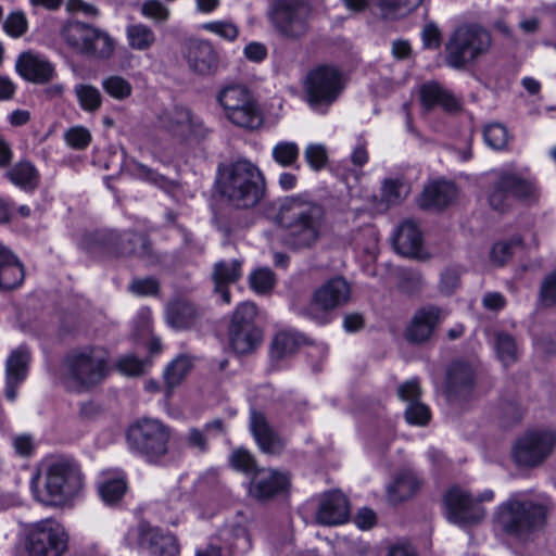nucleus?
Listing matches in <instances>:
<instances>
[{"mask_svg": "<svg viewBox=\"0 0 556 556\" xmlns=\"http://www.w3.org/2000/svg\"><path fill=\"white\" fill-rule=\"evenodd\" d=\"M23 539L28 556H64L70 549V534L54 518L25 525Z\"/></svg>", "mask_w": 556, "mask_h": 556, "instance_id": "10", "label": "nucleus"}, {"mask_svg": "<svg viewBox=\"0 0 556 556\" xmlns=\"http://www.w3.org/2000/svg\"><path fill=\"white\" fill-rule=\"evenodd\" d=\"M74 92L84 111L92 113L101 108L102 94L97 87L88 84H78L75 86Z\"/></svg>", "mask_w": 556, "mask_h": 556, "instance_id": "43", "label": "nucleus"}, {"mask_svg": "<svg viewBox=\"0 0 556 556\" xmlns=\"http://www.w3.org/2000/svg\"><path fill=\"white\" fill-rule=\"evenodd\" d=\"M232 535H233V542L232 546L238 549L241 553L248 552L252 544H251V536L243 526H236L232 528Z\"/></svg>", "mask_w": 556, "mask_h": 556, "instance_id": "64", "label": "nucleus"}, {"mask_svg": "<svg viewBox=\"0 0 556 556\" xmlns=\"http://www.w3.org/2000/svg\"><path fill=\"white\" fill-rule=\"evenodd\" d=\"M93 26L78 21H71L62 28V38L67 46L79 54L87 55Z\"/></svg>", "mask_w": 556, "mask_h": 556, "instance_id": "37", "label": "nucleus"}, {"mask_svg": "<svg viewBox=\"0 0 556 556\" xmlns=\"http://www.w3.org/2000/svg\"><path fill=\"white\" fill-rule=\"evenodd\" d=\"M439 307L429 305L417 311L405 330L407 341L420 344L428 341L440 321Z\"/></svg>", "mask_w": 556, "mask_h": 556, "instance_id": "26", "label": "nucleus"}, {"mask_svg": "<svg viewBox=\"0 0 556 556\" xmlns=\"http://www.w3.org/2000/svg\"><path fill=\"white\" fill-rule=\"evenodd\" d=\"M304 157L314 170H320L325 167L328 160L326 148L317 143H312L306 147Z\"/></svg>", "mask_w": 556, "mask_h": 556, "instance_id": "57", "label": "nucleus"}, {"mask_svg": "<svg viewBox=\"0 0 556 556\" xmlns=\"http://www.w3.org/2000/svg\"><path fill=\"white\" fill-rule=\"evenodd\" d=\"M538 197L539 189L532 179L509 169H500L494 173L486 199L492 210L504 213L511 207L514 200L532 201Z\"/></svg>", "mask_w": 556, "mask_h": 556, "instance_id": "11", "label": "nucleus"}, {"mask_svg": "<svg viewBox=\"0 0 556 556\" xmlns=\"http://www.w3.org/2000/svg\"><path fill=\"white\" fill-rule=\"evenodd\" d=\"M230 464L231 466L244 473H253L256 469V462L253 455L244 448H237L230 455Z\"/></svg>", "mask_w": 556, "mask_h": 556, "instance_id": "53", "label": "nucleus"}, {"mask_svg": "<svg viewBox=\"0 0 556 556\" xmlns=\"http://www.w3.org/2000/svg\"><path fill=\"white\" fill-rule=\"evenodd\" d=\"M90 40L87 51L88 56L102 60L111 58L114 52L115 42L106 31L93 26Z\"/></svg>", "mask_w": 556, "mask_h": 556, "instance_id": "40", "label": "nucleus"}, {"mask_svg": "<svg viewBox=\"0 0 556 556\" xmlns=\"http://www.w3.org/2000/svg\"><path fill=\"white\" fill-rule=\"evenodd\" d=\"M250 429L260 448L266 454H279L285 447L283 440L267 422L264 414L252 409L250 414Z\"/></svg>", "mask_w": 556, "mask_h": 556, "instance_id": "27", "label": "nucleus"}, {"mask_svg": "<svg viewBox=\"0 0 556 556\" xmlns=\"http://www.w3.org/2000/svg\"><path fill=\"white\" fill-rule=\"evenodd\" d=\"M344 89L342 73L334 66L320 65L311 70L304 80L306 101L314 110H326Z\"/></svg>", "mask_w": 556, "mask_h": 556, "instance_id": "15", "label": "nucleus"}, {"mask_svg": "<svg viewBox=\"0 0 556 556\" xmlns=\"http://www.w3.org/2000/svg\"><path fill=\"white\" fill-rule=\"evenodd\" d=\"M422 485V479L410 468H403L387 488L389 502L402 503L415 496Z\"/></svg>", "mask_w": 556, "mask_h": 556, "instance_id": "30", "label": "nucleus"}, {"mask_svg": "<svg viewBox=\"0 0 556 556\" xmlns=\"http://www.w3.org/2000/svg\"><path fill=\"white\" fill-rule=\"evenodd\" d=\"M456 197V187L448 181H434L427 185L418 200L421 208H442Z\"/></svg>", "mask_w": 556, "mask_h": 556, "instance_id": "34", "label": "nucleus"}, {"mask_svg": "<svg viewBox=\"0 0 556 556\" xmlns=\"http://www.w3.org/2000/svg\"><path fill=\"white\" fill-rule=\"evenodd\" d=\"M202 28L228 41H233L239 36L237 25L229 21L208 22L203 24Z\"/></svg>", "mask_w": 556, "mask_h": 556, "instance_id": "54", "label": "nucleus"}, {"mask_svg": "<svg viewBox=\"0 0 556 556\" xmlns=\"http://www.w3.org/2000/svg\"><path fill=\"white\" fill-rule=\"evenodd\" d=\"M393 243L400 254L419 257L422 244L421 232L414 222L406 220L397 228Z\"/></svg>", "mask_w": 556, "mask_h": 556, "instance_id": "35", "label": "nucleus"}, {"mask_svg": "<svg viewBox=\"0 0 556 556\" xmlns=\"http://www.w3.org/2000/svg\"><path fill=\"white\" fill-rule=\"evenodd\" d=\"M313 7L308 0H274L268 11V18L276 33L287 39L296 41L309 31Z\"/></svg>", "mask_w": 556, "mask_h": 556, "instance_id": "12", "label": "nucleus"}, {"mask_svg": "<svg viewBox=\"0 0 556 556\" xmlns=\"http://www.w3.org/2000/svg\"><path fill=\"white\" fill-rule=\"evenodd\" d=\"M407 193L408 187L403 180L387 179L382 186L381 199L387 204V207H389L390 205L399 204L406 198Z\"/></svg>", "mask_w": 556, "mask_h": 556, "instance_id": "47", "label": "nucleus"}, {"mask_svg": "<svg viewBox=\"0 0 556 556\" xmlns=\"http://www.w3.org/2000/svg\"><path fill=\"white\" fill-rule=\"evenodd\" d=\"M225 433L226 427L223 419L216 418L206 422L202 429L197 427L189 428L185 435V443L188 447L203 454L208 451L210 435H223Z\"/></svg>", "mask_w": 556, "mask_h": 556, "instance_id": "36", "label": "nucleus"}, {"mask_svg": "<svg viewBox=\"0 0 556 556\" xmlns=\"http://www.w3.org/2000/svg\"><path fill=\"white\" fill-rule=\"evenodd\" d=\"M521 244L520 238H513L509 241H501L493 245L491 260L497 265L505 264L513 255V248Z\"/></svg>", "mask_w": 556, "mask_h": 556, "instance_id": "55", "label": "nucleus"}, {"mask_svg": "<svg viewBox=\"0 0 556 556\" xmlns=\"http://www.w3.org/2000/svg\"><path fill=\"white\" fill-rule=\"evenodd\" d=\"M377 8L384 16L395 14L401 10H414L419 7L422 0H374Z\"/></svg>", "mask_w": 556, "mask_h": 556, "instance_id": "52", "label": "nucleus"}, {"mask_svg": "<svg viewBox=\"0 0 556 556\" xmlns=\"http://www.w3.org/2000/svg\"><path fill=\"white\" fill-rule=\"evenodd\" d=\"M222 198L236 208L256 206L265 193V179L260 168L249 160H238L220 173Z\"/></svg>", "mask_w": 556, "mask_h": 556, "instance_id": "6", "label": "nucleus"}, {"mask_svg": "<svg viewBox=\"0 0 556 556\" xmlns=\"http://www.w3.org/2000/svg\"><path fill=\"white\" fill-rule=\"evenodd\" d=\"M277 220L287 230L286 244L292 250L313 249L321 239L327 214L325 206L304 195L287 197Z\"/></svg>", "mask_w": 556, "mask_h": 556, "instance_id": "1", "label": "nucleus"}, {"mask_svg": "<svg viewBox=\"0 0 556 556\" xmlns=\"http://www.w3.org/2000/svg\"><path fill=\"white\" fill-rule=\"evenodd\" d=\"M547 505L525 492L513 493L494 510V528L518 541H527L539 532L547 518Z\"/></svg>", "mask_w": 556, "mask_h": 556, "instance_id": "3", "label": "nucleus"}, {"mask_svg": "<svg viewBox=\"0 0 556 556\" xmlns=\"http://www.w3.org/2000/svg\"><path fill=\"white\" fill-rule=\"evenodd\" d=\"M128 289L139 296L156 295L160 291V282L153 277L135 278Z\"/></svg>", "mask_w": 556, "mask_h": 556, "instance_id": "56", "label": "nucleus"}, {"mask_svg": "<svg viewBox=\"0 0 556 556\" xmlns=\"http://www.w3.org/2000/svg\"><path fill=\"white\" fill-rule=\"evenodd\" d=\"M172 428L157 418L141 417L127 429L129 450L152 465H160L169 453Z\"/></svg>", "mask_w": 556, "mask_h": 556, "instance_id": "8", "label": "nucleus"}, {"mask_svg": "<svg viewBox=\"0 0 556 556\" xmlns=\"http://www.w3.org/2000/svg\"><path fill=\"white\" fill-rule=\"evenodd\" d=\"M495 350L500 361L508 366L517 361V344L515 339L506 332L495 333Z\"/></svg>", "mask_w": 556, "mask_h": 556, "instance_id": "45", "label": "nucleus"}, {"mask_svg": "<svg viewBox=\"0 0 556 556\" xmlns=\"http://www.w3.org/2000/svg\"><path fill=\"white\" fill-rule=\"evenodd\" d=\"M187 62L197 74L208 75L216 71L218 58L213 46L205 40H192L188 43Z\"/></svg>", "mask_w": 556, "mask_h": 556, "instance_id": "29", "label": "nucleus"}, {"mask_svg": "<svg viewBox=\"0 0 556 556\" xmlns=\"http://www.w3.org/2000/svg\"><path fill=\"white\" fill-rule=\"evenodd\" d=\"M540 302L543 306H553L556 303V269L547 275L540 288Z\"/></svg>", "mask_w": 556, "mask_h": 556, "instance_id": "58", "label": "nucleus"}, {"mask_svg": "<svg viewBox=\"0 0 556 556\" xmlns=\"http://www.w3.org/2000/svg\"><path fill=\"white\" fill-rule=\"evenodd\" d=\"M251 288L257 293L270 291L275 285V275L268 268H258L249 277Z\"/></svg>", "mask_w": 556, "mask_h": 556, "instance_id": "51", "label": "nucleus"}, {"mask_svg": "<svg viewBox=\"0 0 556 556\" xmlns=\"http://www.w3.org/2000/svg\"><path fill=\"white\" fill-rule=\"evenodd\" d=\"M491 33L478 23L458 25L444 45V61L454 70H465L485 56L492 48Z\"/></svg>", "mask_w": 556, "mask_h": 556, "instance_id": "7", "label": "nucleus"}, {"mask_svg": "<svg viewBox=\"0 0 556 556\" xmlns=\"http://www.w3.org/2000/svg\"><path fill=\"white\" fill-rule=\"evenodd\" d=\"M301 336L291 331L277 333L271 342V356L281 359L296 351L301 344Z\"/></svg>", "mask_w": 556, "mask_h": 556, "instance_id": "42", "label": "nucleus"}, {"mask_svg": "<svg viewBox=\"0 0 556 556\" xmlns=\"http://www.w3.org/2000/svg\"><path fill=\"white\" fill-rule=\"evenodd\" d=\"M556 437L549 431L531 432L515 444L513 456L517 465L535 467L554 450Z\"/></svg>", "mask_w": 556, "mask_h": 556, "instance_id": "18", "label": "nucleus"}, {"mask_svg": "<svg viewBox=\"0 0 556 556\" xmlns=\"http://www.w3.org/2000/svg\"><path fill=\"white\" fill-rule=\"evenodd\" d=\"M138 540L153 556H177L179 553V545L174 535L163 533L159 528L144 522L138 527Z\"/></svg>", "mask_w": 556, "mask_h": 556, "instance_id": "23", "label": "nucleus"}, {"mask_svg": "<svg viewBox=\"0 0 556 556\" xmlns=\"http://www.w3.org/2000/svg\"><path fill=\"white\" fill-rule=\"evenodd\" d=\"M117 368L124 375L139 376L143 372L144 364L134 356H125L118 361Z\"/></svg>", "mask_w": 556, "mask_h": 556, "instance_id": "62", "label": "nucleus"}, {"mask_svg": "<svg viewBox=\"0 0 556 556\" xmlns=\"http://www.w3.org/2000/svg\"><path fill=\"white\" fill-rule=\"evenodd\" d=\"M201 317L199 309L190 302L175 300L166 306V320L177 330L189 329L195 326Z\"/></svg>", "mask_w": 556, "mask_h": 556, "instance_id": "33", "label": "nucleus"}, {"mask_svg": "<svg viewBox=\"0 0 556 556\" xmlns=\"http://www.w3.org/2000/svg\"><path fill=\"white\" fill-rule=\"evenodd\" d=\"M241 276L242 262L240 260H223L214 264L212 271L214 292L220 295L225 304H230L231 302L228 286L238 282Z\"/></svg>", "mask_w": 556, "mask_h": 556, "instance_id": "28", "label": "nucleus"}, {"mask_svg": "<svg viewBox=\"0 0 556 556\" xmlns=\"http://www.w3.org/2000/svg\"><path fill=\"white\" fill-rule=\"evenodd\" d=\"M157 122L165 131L180 140H203L210 134V128L202 117L190 108L175 104L163 110Z\"/></svg>", "mask_w": 556, "mask_h": 556, "instance_id": "17", "label": "nucleus"}, {"mask_svg": "<svg viewBox=\"0 0 556 556\" xmlns=\"http://www.w3.org/2000/svg\"><path fill=\"white\" fill-rule=\"evenodd\" d=\"M215 99L225 118L233 126L247 131H256L264 125L263 109L245 85H225L216 92Z\"/></svg>", "mask_w": 556, "mask_h": 556, "instance_id": "9", "label": "nucleus"}, {"mask_svg": "<svg viewBox=\"0 0 556 556\" xmlns=\"http://www.w3.org/2000/svg\"><path fill=\"white\" fill-rule=\"evenodd\" d=\"M24 267L7 247L0 243V290H12L24 281Z\"/></svg>", "mask_w": 556, "mask_h": 556, "instance_id": "32", "label": "nucleus"}, {"mask_svg": "<svg viewBox=\"0 0 556 556\" xmlns=\"http://www.w3.org/2000/svg\"><path fill=\"white\" fill-rule=\"evenodd\" d=\"M15 68L21 77L35 84H46L54 76L53 65L43 56L30 51L20 54Z\"/></svg>", "mask_w": 556, "mask_h": 556, "instance_id": "25", "label": "nucleus"}, {"mask_svg": "<svg viewBox=\"0 0 556 556\" xmlns=\"http://www.w3.org/2000/svg\"><path fill=\"white\" fill-rule=\"evenodd\" d=\"M419 96L422 106L428 111L435 106H440L446 112H456L460 109V100L437 81L424 84L420 87Z\"/></svg>", "mask_w": 556, "mask_h": 556, "instance_id": "31", "label": "nucleus"}, {"mask_svg": "<svg viewBox=\"0 0 556 556\" xmlns=\"http://www.w3.org/2000/svg\"><path fill=\"white\" fill-rule=\"evenodd\" d=\"M475 370L463 362H456L447 370L446 396L450 402L467 400L473 389Z\"/></svg>", "mask_w": 556, "mask_h": 556, "instance_id": "21", "label": "nucleus"}, {"mask_svg": "<svg viewBox=\"0 0 556 556\" xmlns=\"http://www.w3.org/2000/svg\"><path fill=\"white\" fill-rule=\"evenodd\" d=\"M483 137L485 143L494 150L504 149L509 139L507 128L500 123H492L485 126Z\"/></svg>", "mask_w": 556, "mask_h": 556, "instance_id": "49", "label": "nucleus"}, {"mask_svg": "<svg viewBox=\"0 0 556 556\" xmlns=\"http://www.w3.org/2000/svg\"><path fill=\"white\" fill-rule=\"evenodd\" d=\"M5 177L16 187L25 190H35L40 180L39 173L33 163L20 161L5 173Z\"/></svg>", "mask_w": 556, "mask_h": 556, "instance_id": "38", "label": "nucleus"}, {"mask_svg": "<svg viewBox=\"0 0 556 556\" xmlns=\"http://www.w3.org/2000/svg\"><path fill=\"white\" fill-rule=\"evenodd\" d=\"M111 371L110 353L100 345L75 348L61 363L60 378L73 392L84 393L100 386Z\"/></svg>", "mask_w": 556, "mask_h": 556, "instance_id": "4", "label": "nucleus"}, {"mask_svg": "<svg viewBox=\"0 0 556 556\" xmlns=\"http://www.w3.org/2000/svg\"><path fill=\"white\" fill-rule=\"evenodd\" d=\"M424 47L428 49H438L441 43V31L433 23L427 24L421 33Z\"/></svg>", "mask_w": 556, "mask_h": 556, "instance_id": "63", "label": "nucleus"}, {"mask_svg": "<svg viewBox=\"0 0 556 556\" xmlns=\"http://www.w3.org/2000/svg\"><path fill=\"white\" fill-rule=\"evenodd\" d=\"M493 500L494 492L492 490H484L473 497L468 491L453 486L446 491L443 497L445 516L450 522L460 527L478 525L486 516V509L481 503Z\"/></svg>", "mask_w": 556, "mask_h": 556, "instance_id": "14", "label": "nucleus"}, {"mask_svg": "<svg viewBox=\"0 0 556 556\" xmlns=\"http://www.w3.org/2000/svg\"><path fill=\"white\" fill-rule=\"evenodd\" d=\"M79 247L94 258H155L151 240L132 230L99 229L85 232L79 240Z\"/></svg>", "mask_w": 556, "mask_h": 556, "instance_id": "5", "label": "nucleus"}, {"mask_svg": "<svg viewBox=\"0 0 556 556\" xmlns=\"http://www.w3.org/2000/svg\"><path fill=\"white\" fill-rule=\"evenodd\" d=\"M99 494L101 498L108 504L118 502L125 494L127 485L124 479L114 478L106 479L99 484Z\"/></svg>", "mask_w": 556, "mask_h": 556, "instance_id": "48", "label": "nucleus"}, {"mask_svg": "<svg viewBox=\"0 0 556 556\" xmlns=\"http://www.w3.org/2000/svg\"><path fill=\"white\" fill-rule=\"evenodd\" d=\"M103 90L112 98L123 101L131 96L132 86L124 77L112 75L102 80Z\"/></svg>", "mask_w": 556, "mask_h": 556, "instance_id": "46", "label": "nucleus"}, {"mask_svg": "<svg viewBox=\"0 0 556 556\" xmlns=\"http://www.w3.org/2000/svg\"><path fill=\"white\" fill-rule=\"evenodd\" d=\"M256 306L251 302L239 304L228 327L231 349L239 355L253 353L262 343V330L255 325Z\"/></svg>", "mask_w": 556, "mask_h": 556, "instance_id": "16", "label": "nucleus"}, {"mask_svg": "<svg viewBox=\"0 0 556 556\" xmlns=\"http://www.w3.org/2000/svg\"><path fill=\"white\" fill-rule=\"evenodd\" d=\"M141 14L155 22H165L169 16V11L161 1L148 0L141 7Z\"/></svg>", "mask_w": 556, "mask_h": 556, "instance_id": "59", "label": "nucleus"}, {"mask_svg": "<svg viewBox=\"0 0 556 556\" xmlns=\"http://www.w3.org/2000/svg\"><path fill=\"white\" fill-rule=\"evenodd\" d=\"M350 517L348 497L340 491H328L318 498L315 521L321 526H338Z\"/></svg>", "mask_w": 556, "mask_h": 556, "instance_id": "20", "label": "nucleus"}, {"mask_svg": "<svg viewBox=\"0 0 556 556\" xmlns=\"http://www.w3.org/2000/svg\"><path fill=\"white\" fill-rule=\"evenodd\" d=\"M126 35L130 48L140 51L150 49L156 40L154 31L144 24L129 25Z\"/></svg>", "mask_w": 556, "mask_h": 556, "instance_id": "41", "label": "nucleus"}, {"mask_svg": "<svg viewBox=\"0 0 556 556\" xmlns=\"http://www.w3.org/2000/svg\"><path fill=\"white\" fill-rule=\"evenodd\" d=\"M3 27L8 34H10L12 37H20L22 36L26 29H27V21L22 12H14L11 13L4 24Z\"/></svg>", "mask_w": 556, "mask_h": 556, "instance_id": "61", "label": "nucleus"}, {"mask_svg": "<svg viewBox=\"0 0 556 556\" xmlns=\"http://www.w3.org/2000/svg\"><path fill=\"white\" fill-rule=\"evenodd\" d=\"M397 395L402 401L407 402L405 419L408 424L425 426L429 422L431 414L429 407L419 401L421 390L416 379L401 384Z\"/></svg>", "mask_w": 556, "mask_h": 556, "instance_id": "24", "label": "nucleus"}, {"mask_svg": "<svg viewBox=\"0 0 556 556\" xmlns=\"http://www.w3.org/2000/svg\"><path fill=\"white\" fill-rule=\"evenodd\" d=\"M192 368V361L186 355L177 356L164 370V382L170 392L179 386Z\"/></svg>", "mask_w": 556, "mask_h": 556, "instance_id": "39", "label": "nucleus"}, {"mask_svg": "<svg viewBox=\"0 0 556 556\" xmlns=\"http://www.w3.org/2000/svg\"><path fill=\"white\" fill-rule=\"evenodd\" d=\"M460 286V270L448 267L441 274L440 291L444 294H452Z\"/></svg>", "mask_w": 556, "mask_h": 556, "instance_id": "60", "label": "nucleus"}, {"mask_svg": "<svg viewBox=\"0 0 556 556\" xmlns=\"http://www.w3.org/2000/svg\"><path fill=\"white\" fill-rule=\"evenodd\" d=\"M299 147L292 141H280L274 146L271 151L273 159L282 167L299 168Z\"/></svg>", "mask_w": 556, "mask_h": 556, "instance_id": "44", "label": "nucleus"}, {"mask_svg": "<svg viewBox=\"0 0 556 556\" xmlns=\"http://www.w3.org/2000/svg\"><path fill=\"white\" fill-rule=\"evenodd\" d=\"M351 286L343 277H334L316 288L309 303L301 308V314L319 325L331 321L333 313L349 303Z\"/></svg>", "mask_w": 556, "mask_h": 556, "instance_id": "13", "label": "nucleus"}, {"mask_svg": "<svg viewBox=\"0 0 556 556\" xmlns=\"http://www.w3.org/2000/svg\"><path fill=\"white\" fill-rule=\"evenodd\" d=\"M85 477L79 464L67 457L47 463L33 477L30 490L34 498L47 507H64L80 495Z\"/></svg>", "mask_w": 556, "mask_h": 556, "instance_id": "2", "label": "nucleus"}, {"mask_svg": "<svg viewBox=\"0 0 556 556\" xmlns=\"http://www.w3.org/2000/svg\"><path fill=\"white\" fill-rule=\"evenodd\" d=\"M30 362V353L20 346L12 351L5 363V389L4 394L9 401H14L17 396V388L26 379L28 366Z\"/></svg>", "mask_w": 556, "mask_h": 556, "instance_id": "22", "label": "nucleus"}, {"mask_svg": "<svg viewBox=\"0 0 556 556\" xmlns=\"http://www.w3.org/2000/svg\"><path fill=\"white\" fill-rule=\"evenodd\" d=\"M64 140L74 150H85L91 142L92 136L84 126H73L65 130Z\"/></svg>", "mask_w": 556, "mask_h": 556, "instance_id": "50", "label": "nucleus"}, {"mask_svg": "<svg viewBox=\"0 0 556 556\" xmlns=\"http://www.w3.org/2000/svg\"><path fill=\"white\" fill-rule=\"evenodd\" d=\"M290 476L270 468L257 469L250 482L249 493L257 501L266 502L289 492Z\"/></svg>", "mask_w": 556, "mask_h": 556, "instance_id": "19", "label": "nucleus"}]
</instances>
